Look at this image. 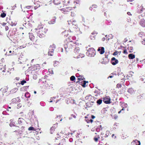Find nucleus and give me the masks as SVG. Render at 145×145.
Masks as SVG:
<instances>
[{
  "instance_id": "338daca9",
  "label": "nucleus",
  "mask_w": 145,
  "mask_h": 145,
  "mask_svg": "<svg viewBox=\"0 0 145 145\" xmlns=\"http://www.w3.org/2000/svg\"><path fill=\"white\" fill-rule=\"evenodd\" d=\"M118 54V53L117 52H115L113 53V55H117Z\"/></svg>"
},
{
  "instance_id": "f3484780",
  "label": "nucleus",
  "mask_w": 145,
  "mask_h": 145,
  "mask_svg": "<svg viewBox=\"0 0 145 145\" xmlns=\"http://www.w3.org/2000/svg\"><path fill=\"white\" fill-rule=\"evenodd\" d=\"M72 8L71 7H66L64 8V12H67L71 10Z\"/></svg>"
},
{
  "instance_id": "c9c22d12",
  "label": "nucleus",
  "mask_w": 145,
  "mask_h": 145,
  "mask_svg": "<svg viewBox=\"0 0 145 145\" xmlns=\"http://www.w3.org/2000/svg\"><path fill=\"white\" fill-rule=\"evenodd\" d=\"M28 130L29 131H34L35 128L32 127H31L29 128L28 129Z\"/></svg>"
},
{
  "instance_id": "a211bd4d",
  "label": "nucleus",
  "mask_w": 145,
  "mask_h": 145,
  "mask_svg": "<svg viewBox=\"0 0 145 145\" xmlns=\"http://www.w3.org/2000/svg\"><path fill=\"white\" fill-rule=\"evenodd\" d=\"M62 116L61 115H59V116H57L56 118V120L59 121V120L60 121H61L63 119L62 118H61V117Z\"/></svg>"
},
{
  "instance_id": "72a5a7b5",
  "label": "nucleus",
  "mask_w": 145,
  "mask_h": 145,
  "mask_svg": "<svg viewBox=\"0 0 145 145\" xmlns=\"http://www.w3.org/2000/svg\"><path fill=\"white\" fill-rule=\"evenodd\" d=\"M133 141L134 142H135L136 143H138V144H137V145H140V141L137 140H133Z\"/></svg>"
},
{
  "instance_id": "473e14b6",
  "label": "nucleus",
  "mask_w": 145,
  "mask_h": 145,
  "mask_svg": "<svg viewBox=\"0 0 145 145\" xmlns=\"http://www.w3.org/2000/svg\"><path fill=\"white\" fill-rule=\"evenodd\" d=\"M70 3L69 0H64V3H65V5H67Z\"/></svg>"
},
{
  "instance_id": "bb28decb",
  "label": "nucleus",
  "mask_w": 145,
  "mask_h": 145,
  "mask_svg": "<svg viewBox=\"0 0 145 145\" xmlns=\"http://www.w3.org/2000/svg\"><path fill=\"white\" fill-rule=\"evenodd\" d=\"M29 86H24L21 88V90H26L28 89Z\"/></svg>"
},
{
  "instance_id": "ea45409f",
  "label": "nucleus",
  "mask_w": 145,
  "mask_h": 145,
  "mask_svg": "<svg viewBox=\"0 0 145 145\" xmlns=\"http://www.w3.org/2000/svg\"><path fill=\"white\" fill-rule=\"evenodd\" d=\"M128 137V136H127V135H126L125 137L123 135L122 137H121V138H122L123 139H124L125 138H127Z\"/></svg>"
},
{
  "instance_id": "cd10ccee",
  "label": "nucleus",
  "mask_w": 145,
  "mask_h": 145,
  "mask_svg": "<svg viewBox=\"0 0 145 145\" xmlns=\"http://www.w3.org/2000/svg\"><path fill=\"white\" fill-rule=\"evenodd\" d=\"M102 100L101 99H99L97 101V103L99 105H100L102 103Z\"/></svg>"
},
{
  "instance_id": "c85d7f7f",
  "label": "nucleus",
  "mask_w": 145,
  "mask_h": 145,
  "mask_svg": "<svg viewBox=\"0 0 145 145\" xmlns=\"http://www.w3.org/2000/svg\"><path fill=\"white\" fill-rule=\"evenodd\" d=\"M142 98V97L140 95H138L137 97V99L139 100H140Z\"/></svg>"
},
{
  "instance_id": "58836bf2",
  "label": "nucleus",
  "mask_w": 145,
  "mask_h": 145,
  "mask_svg": "<svg viewBox=\"0 0 145 145\" xmlns=\"http://www.w3.org/2000/svg\"><path fill=\"white\" fill-rule=\"evenodd\" d=\"M88 81H84V83H83V85H82V86L83 87H85V85H86V83H88Z\"/></svg>"
},
{
  "instance_id": "a878e982",
  "label": "nucleus",
  "mask_w": 145,
  "mask_h": 145,
  "mask_svg": "<svg viewBox=\"0 0 145 145\" xmlns=\"http://www.w3.org/2000/svg\"><path fill=\"white\" fill-rule=\"evenodd\" d=\"M25 96L26 98H29L30 97V95L29 93L27 92L25 93Z\"/></svg>"
},
{
  "instance_id": "20e7f679",
  "label": "nucleus",
  "mask_w": 145,
  "mask_h": 145,
  "mask_svg": "<svg viewBox=\"0 0 145 145\" xmlns=\"http://www.w3.org/2000/svg\"><path fill=\"white\" fill-rule=\"evenodd\" d=\"M118 60L116 59L114 57H112L111 60V63L113 65H115L118 63Z\"/></svg>"
},
{
  "instance_id": "09e8293b",
  "label": "nucleus",
  "mask_w": 145,
  "mask_h": 145,
  "mask_svg": "<svg viewBox=\"0 0 145 145\" xmlns=\"http://www.w3.org/2000/svg\"><path fill=\"white\" fill-rule=\"evenodd\" d=\"M49 110L50 111H53L54 110V108L53 107H50L49 108Z\"/></svg>"
},
{
  "instance_id": "79ce46f5",
  "label": "nucleus",
  "mask_w": 145,
  "mask_h": 145,
  "mask_svg": "<svg viewBox=\"0 0 145 145\" xmlns=\"http://www.w3.org/2000/svg\"><path fill=\"white\" fill-rule=\"evenodd\" d=\"M56 47V45L54 44H53L52 45H50V48H55Z\"/></svg>"
},
{
  "instance_id": "680f3d73",
  "label": "nucleus",
  "mask_w": 145,
  "mask_h": 145,
  "mask_svg": "<svg viewBox=\"0 0 145 145\" xmlns=\"http://www.w3.org/2000/svg\"><path fill=\"white\" fill-rule=\"evenodd\" d=\"M100 129L99 128H97L96 129V131L97 132H99L100 131Z\"/></svg>"
},
{
  "instance_id": "0eeeda50",
  "label": "nucleus",
  "mask_w": 145,
  "mask_h": 145,
  "mask_svg": "<svg viewBox=\"0 0 145 145\" xmlns=\"http://www.w3.org/2000/svg\"><path fill=\"white\" fill-rule=\"evenodd\" d=\"M20 100L19 97L12 99V103H16L17 102H20Z\"/></svg>"
},
{
  "instance_id": "412c9836",
  "label": "nucleus",
  "mask_w": 145,
  "mask_h": 145,
  "mask_svg": "<svg viewBox=\"0 0 145 145\" xmlns=\"http://www.w3.org/2000/svg\"><path fill=\"white\" fill-rule=\"evenodd\" d=\"M128 57L129 59H133L135 58V55L133 54H131L129 55Z\"/></svg>"
},
{
  "instance_id": "c03bdc74",
  "label": "nucleus",
  "mask_w": 145,
  "mask_h": 145,
  "mask_svg": "<svg viewBox=\"0 0 145 145\" xmlns=\"http://www.w3.org/2000/svg\"><path fill=\"white\" fill-rule=\"evenodd\" d=\"M33 79H36L37 78V76L36 74H34L33 75Z\"/></svg>"
},
{
  "instance_id": "9b49d317",
  "label": "nucleus",
  "mask_w": 145,
  "mask_h": 145,
  "mask_svg": "<svg viewBox=\"0 0 145 145\" xmlns=\"http://www.w3.org/2000/svg\"><path fill=\"white\" fill-rule=\"evenodd\" d=\"M56 18L55 17H54L53 19L51 20L48 22V23L49 24H54L56 22Z\"/></svg>"
},
{
  "instance_id": "4d7b16f0",
  "label": "nucleus",
  "mask_w": 145,
  "mask_h": 145,
  "mask_svg": "<svg viewBox=\"0 0 145 145\" xmlns=\"http://www.w3.org/2000/svg\"><path fill=\"white\" fill-rule=\"evenodd\" d=\"M54 129V128L53 126H52V127L50 128V130L51 131H54V129Z\"/></svg>"
},
{
  "instance_id": "39448f33",
  "label": "nucleus",
  "mask_w": 145,
  "mask_h": 145,
  "mask_svg": "<svg viewBox=\"0 0 145 145\" xmlns=\"http://www.w3.org/2000/svg\"><path fill=\"white\" fill-rule=\"evenodd\" d=\"M23 25L25 27H31L32 24L29 23V21L27 22L25 21L23 23Z\"/></svg>"
},
{
  "instance_id": "8fccbe9b",
  "label": "nucleus",
  "mask_w": 145,
  "mask_h": 145,
  "mask_svg": "<svg viewBox=\"0 0 145 145\" xmlns=\"http://www.w3.org/2000/svg\"><path fill=\"white\" fill-rule=\"evenodd\" d=\"M105 135H106L105 137H108V135H109V132L108 131H107Z\"/></svg>"
},
{
  "instance_id": "5fc2aeb1",
  "label": "nucleus",
  "mask_w": 145,
  "mask_h": 145,
  "mask_svg": "<svg viewBox=\"0 0 145 145\" xmlns=\"http://www.w3.org/2000/svg\"><path fill=\"white\" fill-rule=\"evenodd\" d=\"M9 29V27L8 26H7L5 27V29L6 31H7Z\"/></svg>"
},
{
  "instance_id": "37998d69",
  "label": "nucleus",
  "mask_w": 145,
  "mask_h": 145,
  "mask_svg": "<svg viewBox=\"0 0 145 145\" xmlns=\"http://www.w3.org/2000/svg\"><path fill=\"white\" fill-rule=\"evenodd\" d=\"M95 35L92 36V35H91L90 37V38L91 39H95Z\"/></svg>"
},
{
  "instance_id": "6e6d98bb",
  "label": "nucleus",
  "mask_w": 145,
  "mask_h": 145,
  "mask_svg": "<svg viewBox=\"0 0 145 145\" xmlns=\"http://www.w3.org/2000/svg\"><path fill=\"white\" fill-rule=\"evenodd\" d=\"M24 126H22L21 127V130H22V132H23V131L24 130Z\"/></svg>"
},
{
  "instance_id": "4be33fe9",
  "label": "nucleus",
  "mask_w": 145,
  "mask_h": 145,
  "mask_svg": "<svg viewBox=\"0 0 145 145\" xmlns=\"http://www.w3.org/2000/svg\"><path fill=\"white\" fill-rule=\"evenodd\" d=\"M18 90V89L16 88H15L12 89L10 91V92L11 93H16Z\"/></svg>"
},
{
  "instance_id": "a18cd8bd",
  "label": "nucleus",
  "mask_w": 145,
  "mask_h": 145,
  "mask_svg": "<svg viewBox=\"0 0 145 145\" xmlns=\"http://www.w3.org/2000/svg\"><path fill=\"white\" fill-rule=\"evenodd\" d=\"M23 132H22V130H18V134L20 135L22 134Z\"/></svg>"
},
{
  "instance_id": "f704fd0d",
  "label": "nucleus",
  "mask_w": 145,
  "mask_h": 145,
  "mask_svg": "<svg viewBox=\"0 0 145 145\" xmlns=\"http://www.w3.org/2000/svg\"><path fill=\"white\" fill-rule=\"evenodd\" d=\"M75 79V77L74 76H72L70 77V80L71 81H73Z\"/></svg>"
},
{
  "instance_id": "6e6552de",
  "label": "nucleus",
  "mask_w": 145,
  "mask_h": 145,
  "mask_svg": "<svg viewBox=\"0 0 145 145\" xmlns=\"http://www.w3.org/2000/svg\"><path fill=\"white\" fill-rule=\"evenodd\" d=\"M105 49L103 47H99L97 50V51L99 52L100 53L102 54L105 52Z\"/></svg>"
},
{
  "instance_id": "aec40b11",
  "label": "nucleus",
  "mask_w": 145,
  "mask_h": 145,
  "mask_svg": "<svg viewBox=\"0 0 145 145\" xmlns=\"http://www.w3.org/2000/svg\"><path fill=\"white\" fill-rule=\"evenodd\" d=\"M10 122L9 125L10 127H12V126H16L15 125V123L13 122V120H10Z\"/></svg>"
},
{
  "instance_id": "393cba45",
  "label": "nucleus",
  "mask_w": 145,
  "mask_h": 145,
  "mask_svg": "<svg viewBox=\"0 0 145 145\" xmlns=\"http://www.w3.org/2000/svg\"><path fill=\"white\" fill-rule=\"evenodd\" d=\"M23 120H24V119L22 118H19L18 121V123L19 124H21L23 121Z\"/></svg>"
},
{
  "instance_id": "a19ab883",
  "label": "nucleus",
  "mask_w": 145,
  "mask_h": 145,
  "mask_svg": "<svg viewBox=\"0 0 145 145\" xmlns=\"http://www.w3.org/2000/svg\"><path fill=\"white\" fill-rule=\"evenodd\" d=\"M116 87L118 88H121V84H118L116 85Z\"/></svg>"
},
{
  "instance_id": "6ab92c4d",
  "label": "nucleus",
  "mask_w": 145,
  "mask_h": 145,
  "mask_svg": "<svg viewBox=\"0 0 145 145\" xmlns=\"http://www.w3.org/2000/svg\"><path fill=\"white\" fill-rule=\"evenodd\" d=\"M94 102H88L86 104H87V106L88 107H91L93 105V103H94Z\"/></svg>"
},
{
  "instance_id": "ddd939ff",
  "label": "nucleus",
  "mask_w": 145,
  "mask_h": 145,
  "mask_svg": "<svg viewBox=\"0 0 145 145\" xmlns=\"http://www.w3.org/2000/svg\"><path fill=\"white\" fill-rule=\"evenodd\" d=\"M43 29H46V28H43L42 27V25H39L38 26V27L37 28H36L35 29V31H37V30H39L41 29V30H42Z\"/></svg>"
},
{
  "instance_id": "7c9ffc66",
  "label": "nucleus",
  "mask_w": 145,
  "mask_h": 145,
  "mask_svg": "<svg viewBox=\"0 0 145 145\" xmlns=\"http://www.w3.org/2000/svg\"><path fill=\"white\" fill-rule=\"evenodd\" d=\"M6 13L3 12L1 14L0 17L3 18H4L6 16Z\"/></svg>"
},
{
  "instance_id": "de8ad7c7",
  "label": "nucleus",
  "mask_w": 145,
  "mask_h": 145,
  "mask_svg": "<svg viewBox=\"0 0 145 145\" xmlns=\"http://www.w3.org/2000/svg\"><path fill=\"white\" fill-rule=\"evenodd\" d=\"M16 29H14V31L13 30V31L12 32V35H15L16 34Z\"/></svg>"
},
{
  "instance_id": "e433bc0d",
  "label": "nucleus",
  "mask_w": 145,
  "mask_h": 145,
  "mask_svg": "<svg viewBox=\"0 0 145 145\" xmlns=\"http://www.w3.org/2000/svg\"><path fill=\"white\" fill-rule=\"evenodd\" d=\"M9 24H10V25L12 26H13L14 25L15 26L16 25V23H13L12 22H11V23H10Z\"/></svg>"
},
{
  "instance_id": "4468645a",
  "label": "nucleus",
  "mask_w": 145,
  "mask_h": 145,
  "mask_svg": "<svg viewBox=\"0 0 145 145\" xmlns=\"http://www.w3.org/2000/svg\"><path fill=\"white\" fill-rule=\"evenodd\" d=\"M29 37L30 39L32 41H33L35 39V37L32 33H29Z\"/></svg>"
},
{
  "instance_id": "9d476101",
  "label": "nucleus",
  "mask_w": 145,
  "mask_h": 145,
  "mask_svg": "<svg viewBox=\"0 0 145 145\" xmlns=\"http://www.w3.org/2000/svg\"><path fill=\"white\" fill-rule=\"evenodd\" d=\"M97 8V6L95 5H93L91 7L89 8V9L93 12L96 11L95 9Z\"/></svg>"
},
{
  "instance_id": "49530a36",
  "label": "nucleus",
  "mask_w": 145,
  "mask_h": 145,
  "mask_svg": "<svg viewBox=\"0 0 145 145\" xmlns=\"http://www.w3.org/2000/svg\"><path fill=\"white\" fill-rule=\"evenodd\" d=\"M3 114L4 115H7V114L8 115L9 114H8V113L5 111H3Z\"/></svg>"
},
{
  "instance_id": "0e129e2a",
  "label": "nucleus",
  "mask_w": 145,
  "mask_h": 145,
  "mask_svg": "<svg viewBox=\"0 0 145 145\" xmlns=\"http://www.w3.org/2000/svg\"><path fill=\"white\" fill-rule=\"evenodd\" d=\"M16 4H15V5L14 6H13L12 7V10H14L15 8V7H16Z\"/></svg>"
},
{
  "instance_id": "2eb2a0df",
  "label": "nucleus",
  "mask_w": 145,
  "mask_h": 145,
  "mask_svg": "<svg viewBox=\"0 0 145 145\" xmlns=\"http://www.w3.org/2000/svg\"><path fill=\"white\" fill-rule=\"evenodd\" d=\"M140 25L143 27H145V20L142 19L140 22Z\"/></svg>"
},
{
  "instance_id": "f257e3e1",
  "label": "nucleus",
  "mask_w": 145,
  "mask_h": 145,
  "mask_svg": "<svg viewBox=\"0 0 145 145\" xmlns=\"http://www.w3.org/2000/svg\"><path fill=\"white\" fill-rule=\"evenodd\" d=\"M41 30V29L37 30V31H35L37 35L40 38L44 37L45 36V34L48 31V29H43Z\"/></svg>"
},
{
  "instance_id": "2f4dec72",
  "label": "nucleus",
  "mask_w": 145,
  "mask_h": 145,
  "mask_svg": "<svg viewBox=\"0 0 145 145\" xmlns=\"http://www.w3.org/2000/svg\"><path fill=\"white\" fill-rule=\"evenodd\" d=\"M40 105L42 106H45L46 105V103L44 102L41 101L40 103Z\"/></svg>"
},
{
  "instance_id": "1a4fd4ad",
  "label": "nucleus",
  "mask_w": 145,
  "mask_h": 145,
  "mask_svg": "<svg viewBox=\"0 0 145 145\" xmlns=\"http://www.w3.org/2000/svg\"><path fill=\"white\" fill-rule=\"evenodd\" d=\"M110 98H104L103 101L106 104H110Z\"/></svg>"
},
{
  "instance_id": "bf43d9fd",
  "label": "nucleus",
  "mask_w": 145,
  "mask_h": 145,
  "mask_svg": "<svg viewBox=\"0 0 145 145\" xmlns=\"http://www.w3.org/2000/svg\"><path fill=\"white\" fill-rule=\"evenodd\" d=\"M123 53L125 54H127V50H124L123 52Z\"/></svg>"
},
{
  "instance_id": "f03ea898",
  "label": "nucleus",
  "mask_w": 145,
  "mask_h": 145,
  "mask_svg": "<svg viewBox=\"0 0 145 145\" xmlns=\"http://www.w3.org/2000/svg\"><path fill=\"white\" fill-rule=\"evenodd\" d=\"M95 51L93 48L89 49L86 52L87 55L89 57H94L95 55Z\"/></svg>"
},
{
  "instance_id": "dca6fc26",
  "label": "nucleus",
  "mask_w": 145,
  "mask_h": 145,
  "mask_svg": "<svg viewBox=\"0 0 145 145\" xmlns=\"http://www.w3.org/2000/svg\"><path fill=\"white\" fill-rule=\"evenodd\" d=\"M54 51V49H51V50H49L48 52V54L49 56H52L53 54V52Z\"/></svg>"
},
{
  "instance_id": "423d86ee",
  "label": "nucleus",
  "mask_w": 145,
  "mask_h": 145,
  "mask_svg": "<svg viewBox=\"0 0 145 145\" xmlns=\"http://www.w3.org/2000/svg\"><path fill=\"white\" fill-rule=\"evenodd\" d=\"M8 88L6 86H4L3 88H2L0 89V91H1L2 93H3V95H4L3 93H5L6 92H7L8 90Z\"/></svg>"
},
{
  "instance_id": "f8f14e48",
  "label": "nucleus",
  "mask_w": 145,
  "mask_h": 145,
  "mask_svg": "<svg viewBox=\"0 0 145 145\" xmlns=\"http://www.w3.org/2000/svg\"><path fill=\"white\" fill-rule=\"evenodd\" d=\"M34 70H39L40 69V67L39 64H37L35 65H34L33 66Z\"/></svg>"
},
{
  "instance_id": "603ef678",
  "label": "nucleus",
  "mask_w": 145,
  "mask_h": 145,
  "mask_svg": "<svg viewBox=\"0 0 145 145\" xmlns=\"http://www.w3.org/2000/svg\"><path fill=\"white\" fill-rule=\"evenodd\" d=\"M142 12V10L140 9V10H138V12L139 13H141Z\"/></svg>"
},
{
  "instance_id": "e2e57ef3",
  "label": "nucleus",
  "mask_w": 145,
  "mask_h": 145,
  "mask_svg": "<svg viewBox=\"0 0 145 145\" xmlns=\"http://www.w3.org/2000/svg\"><path fill=\"white\" fill-rule=\"evenodd\" d=\"M71 116H72L74 118H76V116L75 115H74L73 114H71Z\"/></svg>"
},
{
  "instance_id": "b1692460",
  "label": "nucleus",
  "mask_w": 145,
  "mask_h": 145,
  "mask_svg": "<svg viewBox=\"0 0 145 145\" xmlns=\"http://www.w3.org/2000/svg\"><path fill=\"white\" fill-rule=\"evenodd\" d=\"M59 63V62L57 61H55L54 62V65L55 67L57 66Z\"/></svg>"
},
{
  "instance_id": "4c0bfd02",
  "label": "nucleus",
  "mask_w": 145,
  "mask_h": 145,
  "mask_svg": "<svg viewBox=\"0 0 145 145\" xmlns=\"http://www.w3.org/2000/svg\"><path fill=\"white\" fill-rule=\"evenodd\" d=\"M26 82V81L25 80H24L21 81V84L22 85H23Z\"/></svg>"
},
{
  "instance_id": "7ed1b4c3",
  "label": "nucleus",
  "mask_w": 145,
  "mask_h": 145,
  "mask_svg": "<svg viewBox=\"0 0 145 145\" xmlns=\"http://www.w3.org/2000/svg\"><path fill=\"white\" fill-rule=\"evenodd\" d=\"M68 24L69 25L72 24L73 26V27L75 28H77L78 27V25L76 23V22L75 20L69 21H68Z\"/></svg>"
},
{
  "instance_id": "13d9d810",
  "label": "nucleus",
  "mask_w": 145,
  "mask_h": 145,
  "mask_svg": "<svg viewBox=\"0 0 145 145\" xmlns=\"http://www.w3.org/2000/svg\"><path fill=\"white\" fill-rule=\"evenodd\" d=\"M94 140L95 141L97 142L98 140V138H94Z\"/></svg>"
},
{
  "instance_id": "5701e85b",
  "label": "nucleus",
  "mask_w": 145,
  "mask_h": 145,
  "mask_svg": "<svg viewBox=\"0 0 145 145\" xmlns=\"http://www.w3.org/2000/svg\"><path fill=\"white\" fill-rule=\"evenodd\" d=\"M128 92L131 94H133L134 92L133 89L132 88H130L128 90Z\"/></svg>"
},
{
  "instance_id": "c756f323",
  "label": "nucleus",
  "mask_w": 145,
  "mask_h": 145,
  "mask_svg": "<svg viewBox=\"0 0 145 145\" xmlns=\"http://www.w3.org/2000/svg\"><path fill=\"white\" fill-rule=\"evenodd\" d=\"M92 97L91 95H89L85 97V98L86 99H88L89 101L90 100L89 99H91Z\"/></svg>"
},
{
  "instance_id": "052dcab7",
  "label": "nucleus",
  "mask_w": 145,
  "mask_h": 145,
  "mask_svg": "<svg viewBox=\"0 0 145 145\" xmlns=\"http://www.w3.org/2000/svg\"><path fill=\"white\" fill-rule=\"evenodd\" d=\"M57 126V124H55L53 126L54 128V129H55L56 128Z\"/></svg>"
},
{
  "instance_id": "774afa93",
  "label": "nucleus",
  "mask_w": 145,
  "mask_h": 145,
  "mask_svg": "<svg viewBox=\"0 0 145 145\" xmlns=\"http://www.w3.org/2000/svg\"><path fill=\"white\" fill-rule=\"evenodd\" d=\"M71 15L73 17L74 16L75 14H74V13H72L71 14Z\"/></svg>"
},
{
  "instance_id": "3c124183",
  "label": "nucleus",
  "mask_w": 145,
  "mask_h": 145,
  "mask_svg": "<svg viewBox=\"0 0 145 145\" xmlns=\"http://www.w3.org/2000/svg\"><path fill=\"white\" fill-rule=\"evenodd\" d=\"M18 107L17 108H20L22 106L20 104H18Z\"/></svg>"
},
{
  "instance_id": "864d4df0",
  "label": "nucleus",
  "mask_w": 145,
  "mask_h": 145,
  "mask_svg": "<svg viewBox=\"0 0 145 145\" xmlns=\"http://www.w3.org/2000/svg\"><path fill=\"white\" fill-rule=\"evenodd\" d=\"M140 62H141L144 63V64L145 65V59H144L140 61Z\"/></svg>"
},
{
  "instance_id": "69168bd1",
  "label": "nucleus",
  "mask_w": 145,
  "mask_h": 145,
  "mask_svg": "<svg viewBox=\"0 0 145 145\" xmlns=\"http://www.w3.org/2000/svg\"><path fill=\"white\" fill-rule=\"evenodd\" d=\"M7 23H4V22H3L2 23V25H3V26H5V25Z\"/></svg>"
}]
</instances>
